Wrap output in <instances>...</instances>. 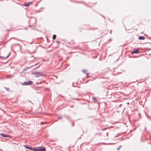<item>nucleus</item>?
I'll return each instance as SVG.
<instances>
[{"label": "nucleus", "instance_id": "f257e3e1", "mask_svg": "<svg viewBox=\"0 0 151 151\" xmlns=\"http://www.w3.org/2000/svg\"><path fill=\"white\" fill-rule=\"evenodd\" d=\"M32 74H34L35 77H38L40 76H43V75L42 73L39 72L33 73Z\"/></svg>", "mask_w": 151, "mask_h": 151}, {"label": "nucleus", "instance_id": "f03ea898", "mask_svg": "<svg viewBox=\"0 0 151 151\" xmlns=\"http://www.w3.org/2000/svg\"><path fill=\"white\" fill-rule=\"evenodd\" d=\"M32 83V81H29L27 82H24L22 84L23 85H27L31 84Z\"/></svg>", "mask_w": 151, "mask_h": 151}, {"label": "nucleus", "instance_id": "7ed1b4c3", "mask_svg": "<svg viewBox=\"0 0 151 151\" xmlns=\"http://www.w3.org/2000/svg\"><path fill=\"white\" fill-rule=\"evenodd\" d=\"M34 151H45V147H42L39 149H34Z\"/></svg>", "mask_w": 151, "mask_h": 151}, {"label": "nucleus", "instance_id": "20e7f679", "mask_svg": "<svg viewBox=\"0 0 151 151\" xmlns=\"http://www.w3.org/2000/svg\"><path fill=\"white\" fill-rule=\"evenodd\" d=\"M1 135L2 136L4 137H7L8 136L7 135L4 134H1Z\"/></svg>", "mask_w": 151, "mask_h": 151}, {"label": "nucleus", "instance_id": "39448f33", "mask_svg": "<svg viewBox=\"0 0 151 151\" xmlns=\"http://www.w3.org/2000/svg\"><path fill=\"white\" fill-rule=\"evenodd\" d=\"M138 39L139 40H143L145 39V38L143 36H140L139 37Z\"/></svg>", "mask_w": 151, "mask_h": 151}, {"label": "nucleus", "instance_id": "423d86ee", "mask_svg": "<svg viewBox=\"0 0 151 151\" xmlns=\"http://www.w3.org/2000/svg\"><path fill=\"white\" fill-rule=\"evenodd\" d=\"M9 54L7 56H1V57L3 58H4L5 59H6L9 56Z\"/></svg>", "mask_w": 151, "mask_h": 151}, {"label": "nucleus", "instance_id": "0eeeda50", "mask_svg": "<svg viewBox=\"0 0 151 151\" xmlns=\"http://www.w3.org/2000/svg\"><path fill=\"white\" fill-rule=\"evenodd\" d=\"M138 53V50H136L134 51H133L132 52V54H133L134 53Z\"/></svg>", "mask_w": 151, "mask_h": 151}, {"label": "nucleus", "instance_id": "6e6552de", "mask_svg": "<svg viewBox=\"0 0 151 151\" xmlns=\"http://www.w3.org/2000/svg\"><path fill=\"white\" fill-rule=\"evenodd\" d=\"M30 2H29L28 3H27L25 4L23 6H28L29 5V3Z\"/></svg>", "mask_w": 151, "mask_h": 151}, {"label": "nucleus", "instance_id": "1a4fd4ad", "mask_svg": "<svg viewBox=\"0 0 151 151\" xmlns=\"http://www.w3.org/2000/svg\"><path fill=\"white\" fill-rule=\"evenodd\" d=\"M83 72L84 73L86 74L87 75H88V73H87V72L86 71V70H83Z\"/></svg>", "mask_w": 151, "mask_h": 151}, {"label": "nucleus", "instance_id": "9d476101", "mask_svg": "<svg viewBox=\"0 0 151 151\" xmlns=\"http://www.w3.org/2000/svg\"><path fill=\"white\" fill-rule=\"evenodd\" d=\"M24 147H25V148L27 149H30V147H29L27 145H25Z\"/></svg>", "mask_w": 151, "mask_h": 151}, {"label": "nucleus", "instance_id": "9b49d317", "mask_svg": "<svg viewBox=\"0 0 151 151\" xmlns=\"http://www.w3.org/2000/svg\"><path fill=\"white\" fill-rule=\"evenodd\" d=\"M55 37H56V35H53L52 38L53 39H55Z\"/></svg>", "mask_w": 151, "mask_h": 151}, {"label": "nucleus", "instance_id": "f8f14e48", "mask_svg": "<svg viewBox=\"0 0 151 151\" xmlns=\"http://www.w3.org/2000/svg\"><path fill=\"white\" fill-rule=\"evenodd\" d=\"M93 99L95 101H96L97 100L95 98H93Z\"/></svg>", "mask_w": 151, "mask_h": 151}, {"label": "nucleus", "instance_id": "ddd939ff", "mask_svg": "<svg viewBox=\"0 0 151 151\" xmlns=\"http://www.w3.org/2000/svg\"><path fill=\"white\" fill-rule=\"evenodd\" d=\"M34 149H33V148H31V147H30V149H29V150H33L34 151Z\"/></svg>", "mask_w": 151, "mask_h": 151}, {"label": "nucleus", "instance_id": "4468645a", "mask_svg": "<svg viewBox=\"0 0 151 151\" xmlns=\"http://www.w3.org/2000/svg\"><path fill=\"white\" fill-rule=\"evenodd\" d=\"M41 124H42V122H41Z\"/></svg>", "mask_w": 151, "mask_h": 151}, {"label": "nucleus", "instance_id": "2eb2a0df", "mask_svg": "<svg viewBox=\"0 0 151 151\" xmlns=\"http://www.w3.org/2000/svg\"><path fill=\"white\" fill-rule=\"evenodd\" d=\"M117 149L118 150H119V148H117Z\"/></svg>", "mask_w": 151, "mask_h": 151}]
</instances>
